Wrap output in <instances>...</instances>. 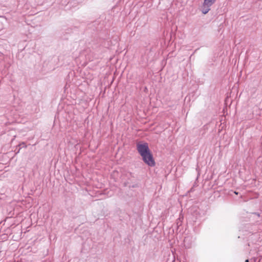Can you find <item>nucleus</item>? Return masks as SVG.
I'll return each instance as SVG.
<instances>
[{
	"label": "nucleus",
	"mask_w": 262,
	"mask_h": 262,
	"mask_svg": "<svg viewBox=\"0 0 262 262\" xmlns=\"http://www.w3.org/2000/svg\"><path fill=\"white\" fill-rule=\"evenodd\" d=\"M137 149L141 156L150 152L147 143H137Z\"/></svg>",
	"instance_id": "obj_1"
},
{
	"label": "nucleus",
	"mask_w": 262,
	"mask_h": 262,
	"mask_svg": "<svg viewBox=\"0 0 262 262\" xmlns=\"http://www.w3.org/2000/svg\"><path fill=\"white\" fill-rule=\"evenodd\" d=\"M141 157L143 162L148 166L150 167H154L155 166L156 163L151 152H149L148 154H145V155H144Z\"/></svg>",
	"instance_id": "obj_2"
},
{
	"label": "nucleus",
	"mask_w": 262,
	"mask_h": 262,
	"mask_svg": "<svg viewBox=\"0 0 262 262\" xmlns=\"http://www.w3.org/2000/svg\"><path fill=\"white\" fill-rule=\"evenodd\" d=\"M195 238L191 235L185 237L183 241L184 247L186 249L192 248L194 245Z\"/></svg>",
	"instance_id": "obj_3"
},
{
	"label": "nucleus",
	"mask_w": 262,
	"mask_h": 262,
	"mask_svg": "<svg viewBox=\"0 0 262 262\" xmlns=\"http://www.w3.org/2000/svg\"><path fill=\"white\" fill-rule=\"evenodd\" d=\"M216 0H204L201 11L203 14H207L210 10L211 6L215 2Z\"/></svg>",
	"instance_id": "obj_4"
},
{
	"label": "nucleus",
	"mask_w": 262,
	"mask_h": 262,
	"mask_svg": "<svg viewBox=\"0 0 262 262\" xmlns=\"http://www.w3.org/2000/svg\"><path fill=\"white\" fill-rule=\"evenodd\" d=\"M19 146H21V147H27V145H26V143L25 142H22L20 144H19Z\"/></svg>",
	"instance_id": "obj_5"
},
{
	"label": "nucleus",
	"mask_w": 262,
	"mask_h": 262,
	"mask_svg": "<svg viewBox=\"0 0 262 262\" xmlns=\"http://www.w3.org/2000/svg\"><path fill=\"white\" fill-rule=\"evenodd\" d=\"M256 260H257V258L255 257H254L250 259V262H256Z\"/></svg>",
	"instance_id": "obj_6"
},
{
	"label": "nucleus",
	"mask_w": 262,
	"mask_h": 262,
	"mask_svg": "<svg viewBox=\"0 0 262 262\" xmlns=\"http://www.w3.org/2000/svg\"><path fill=\"white\" fill-rule=\"evenodd\" d=\"M252 214L256 215L258 217L260 216L259 213L257 212L252 213Z\"/></svg>",
	"instance_id": "obj_7"
},
{
	"label": "nucleus",
	"mask_w": 262,
	"mask_h": 262,
	"mask_svg": "<svg viewBox=\"0 0 262 262\" xmlns=\"http://www.w3.org/2000/svg\"><path fill=\"white\" fill-rule=\"evenodd\" d=\"M245 262H250L249 259H246Z\"/></svg>",
	"instance_id": "obj_8"
}]
</instances>
